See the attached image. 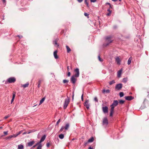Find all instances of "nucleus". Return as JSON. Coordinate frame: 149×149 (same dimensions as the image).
<instances>
[{
  "label": "nucleus",
  "instance_id": "1",
  "mask_svg": "<svg viewBox=\"0 0 149 149\" xmlns=\"http://www.w3.org/2000/svg\"><path fill=\"white\" fill-rule=\"evenodd\" d=\"M118 104V102L117 100H114L112 104L111 105V110L110 116H112L114 112V107L116 106Z\"/></svg>",
  "mask_w": 149,
  "mask_h": 149
},
{
  "label": "nucleus",
  "instance_id": "2",
  "mask_svg": "<svg viewBox=\"0 0 149 149\" xmlns=\"http://www.w3.org/2000/svg\"><path fill=\"white\" fill-rule=\"evenodd\" d=\"M113 40L112 36H109L106 37L105 38V41L107 43L106 44V46L108 45L112 42Z\"/></svg>",
  "mask_w": 149,
  "mask_h": 149
},
{
  "label": "nucleus",
  "instance_id": "3",
  "mask_svg": "<svg viewBox=\"0 0 149 149\" xmlns=\"http://www.w3.org/2000/svg\"><path fill=\"white\" fill-rule=\"evenodd\" d=\"M70 99L68 97L65 100L63 107L64 109H65L67 108L70 102Z\"/></svg>",
  "mask_w": 149,
  "mask_h": 149
},
{
  "label": "nucleus",
  "instance_id": "4",
  "mask_svg": "<svg viewBox=\"0 0 149 149\" xmlns=\"http://www.w3.org/2000/svg\"><path fill=\"white\" fill-rule=\"evenodd\" d=\"M70 126V125L69 123H67L65 126H62L61 128L59 130V132H62L63 130L65 129L66 130H67L68 129Z\"/></svg>",
  "mask_w": 149,
  "mask_h": 149
},
{
  "label": "nucleus",
  "instance_id": "5",
  "mask_svg": "<svg viewBox=\"0 0 149 149\" xmlns=\"http://www.w3.org/2000/svg\"><path fill=\"white\" fill-rule=\"evenodd\" d=\"M15 81L16 79L14 77H12L8 79L7 82H8V83H12L15 82Z\"/></svg>",
  "mask_w": 149,
  "mask_h": 149
},
{
  "label": "nucleus",
  "instance_id": "6",
  "mask_svg": "<svg viewBox=\"0 0 149 149\" xmlns=\"http://www.w3.org/2000/svg\"><path fill=\"white\" fill-rule=\"evenodd\" d=\"M108 120L107 118H104L103 120L102 123L103 125H107L108 124Z\"/></svg>",
  "mask_w": 149,
  "mask_h": 149
},
{
  "label": "nucleus",
  "instance_id": "7",
  "mask_svg": "<svg viewBox=\"0 0 149 149\" xmlns=\"http://www.w3.org/2000/svg\"><path fill=\"white\" fill-rule=\"evenodd\" d=\"M122 87V84H117L115 87V88L117 90L120 89Z\"/></svg>",
  "mask_w": 149,
  "mask_h": 149
},
{
  "label": "nucleus",
  "instance_id": "8",
  "mask_svg": "<svg viewBox=\"0 0 149 149\" xmlns=\"http://www.w3.org/2000/svg\"><path fill=\"white\" fill-rule=\"evenodd\" d=\"M76 77L74 75L72 76L71 78V81L72 83L74 84L77 80L75 78Z\"/></svg>",
  "mask_w": 149,
  "mask_h": 149
},
{
  "label": "nucleus",
  "instance_id": "9",
  "mask_svg": "<svg viewBox=\"0 0 149 149\" xmlns=\"http://www.w3.org/2000/svg\"><path fill=\"white\" fill-rule=\"evenodd\" d=\"M102 109L104 113H106L108 112V108L107 107L105 106L102 108Z\"/></svg>",
  "mask_w": 149,
  "mask_h": 149
},
{
  "label": "nucleus",
  "instance_id": "10",
  "mask_svg": "<svg viewBox=\"0 0 149 149\" xmlns=\"http://www.w3.org/2000/svg\"><path fill=\"white\" fill-rule=\"evenodd\" d=\"M74 71L76 72V74L74 75L77 77H79V69L78 68H76L75 70Z\"/></svg>",
  "mask_w": 149,
  "mask_h": 149
},
{
  "label": "nucleus",
  "instance_id": "11",
  "mask_svg": "<svg viewBox=\"0 0 149 149\" xmlns=\"http://www.w3.org/2000/svg\"><path fill=\"white\" fill-rule=\"evenodd\" d=\"M84 106L86 107L87 109H89V104H88V100H86L84 103Z\"/></svg>",
  "mask_w": 149,
  "mask_h": 149
},
{
  "label": "nucleus",
  "instance_id": "12",
  "mask_svg": "<svg viewBox=\"0 0 149 149\" xmlns=\"http://www.w3.org/2000/svg\"><path fill=\"white\" fill-rule=\"evenodd\" d=\"M115 61H116L117 62V63L118 64L120 65V62H121V60L119 58V57L118 56L117 57L115 58Z\"/></svg>",
  "mask_w": 149,
  "mask_h": 149
},
{
  "label": "nucleus",
  "instance_id": "13",
  "mask_svg": "<svg viewBox=\"0 0 149 149\" xmlns=\"http://www.w3.org/2000/svg\"><path fill=\"white\" fill-rule=\"evenodd\" d=\"M46 137V136L45 135H44L42 136L39 142V143L40 144L41 142L44 141Z\"/></svg>",
  "mask_w": 149,
  "mask_h": 149
},
{
  "label": "nucleus",
  "instance_id": "14",
  "mask_svg": "<svg viewBox=\"0 0 149 149\" xmlns=\"http://www.w3.org/2000/svg\"><path fill=\"white\" fill-rule=\"evenodd\" d=\"M125 99L128 100H132L133 99V97L132 96H125Z\"/></svg>",
  "mask_w": 149,
  "mask_h": 149
},
{
  "label": "nucleus",
  "instance_id": "15",
  "mask_svg": "<svg viewBox=\"0 0 149 149\" xmlns=\"http://www.w3.org/2000/svg\"><path fill=\"white\" fill-rule=\"evenodd\" d=\"M122 70L121 69L118 71L117 72V76L118 77H121V75L122 73Z\"/></svg>",
  "mask_w": 149,
  "mask_h": 149
},
{
  "label": "nucleus",
  "instance_id": "16",
  "mask_svg": "<svg viewBox=\"0 0 149 149\" xmlns=\"http://www.w3.org/2000/svg\"><path fill=\"white\" fill-rule=\"evenodd\" d=\"M102 91L103 93H109L110 92V90L109 89L106 90L105 89H104L102 90Z\"/></svg>",
  "mask_w": 149,
  "mask_h": 149
},
{
  "label": "nucleus",
  "instance_id": "17",
  "mask_svg": "<svg viewBox=\"0 0 149 149\" xmlns=\"http://www.w3.org/2000/svg\"><path fill=\"white\" fill-rule=\"evenodd\" d=\"M57 50L55 51L54 52V58L56 59H57L58 58V56L57 55Z\"/></svg>",
  "mask_w": 149,
  "mask_h": 149
},
{
  "label": "nucleus",
  "instance_id": "18",
  "mask_svg": "<svg viewBox=\"0 0 149 149\" xmlns=\"http://www.w3.org/2000/svg\"><path fill=\"white\" fill-rule=\"evenodd\" d=\"M132 57H130L128 59L127 61V64L128 65H130L131 62V61L132 60Z\"/></svg>",
  "mask_w": 149,
  "mask_h": 149
},
{
  "label": "nucleus",
  "instance_id": "19",
  "mask_svg": "<svg viewBox=\"0 0 149 149\" xmlns=\"http://www.w3.org/2000/svg\"><path fill=\"white\" fill-rule=\"evenodd\" d=\"M34 141H32L29 142L28 143V146H31L33 145L34 144Z\"/></svg>",
  "mask_w": 149,
  "mask_h": 149
},
{
  "label": "nucleus",
  "instance_id": "20",
  "mask_svg": "<svg viewBox=\"0 0 149 149\" xmlns=\"http://www.w3.org/2000/svg\"><path fill=\"white\" fill-rule=\"evenodd\" d=\"M16 137V136L15 134H13V135H11L7 137L8 139H10L12 138H15Z\"/></svg>",
  "mask_w": 149,
  "mask_h": 149
},
{
  "label": "nucleus",
  "instance_id": "21",
  "mask_svg": "<svg viewBox=\"0 0 149 149\" xmlns=\"http://www.w3.org/2000/svg\"><path fill=\"white\" fill-rule=\"evenodd\" d=\"M24 146L22 145H19L18 146V149H23Z\"/></svg>",
  "mask_w": 149,
  "mask_h": 149
},
{
  "label": "nucleus",
  "instance_id": "22",
  "mask_svg": "<svg viewBox=\"0 0 149 149\" xmlns=\"http://www.w3.org/2000/svg\"><path fill=\"white\" fill-rule=\"evenodd\" d=\"M45 99V97H43V98H42V99L40 101L39 105H40L44 101Z\"/></svg>",
  "mask_w": 149,
  "mask_h": 149
},
{
  "label": "nucleus",
  "instance_id": "23",
  "mask_svg": "<svg viewBox=\"0 0 149 149\" xmlns=\"http://www.w3.org/2000/svg\"><path fill=\"white\" fill-rule=\"evenodd\" d=\"M66 48L67 49V52L68 53H69L71 51V49L70 47L67 45L66 46Z\"/></svg>",
  "mask_w": 149,
  "mask_h": 149
},
{
  "label": "nucleus",
  "instance_id": "24",
  "mask_svg": "<svg viewBox=\"0 0 149 149\" xmlns=\"http://www.w3.org/2000/svg\"><path fill=\"white\" fill-rule=\"evenodd\" d=\"M94 140V138L93 137H92L89 139H88V142H92Z\"/></svg>",
  "mask_w": 149,
  "mask_h": 149
},
{
  "label": "nucleus",
  "instance_id": "25",
  "mask_svg": "<svg viewBox=\"0 0 149 149\" xmlns=\"http://www.w3.org/2000/svg\"><path fill=\"white\" fill-rule=\"evenodd\" d=\"M42 80L41 79H39L38 80V88H39L40 87V84L41 83V82L42 81Z\"/></svg>",
  "mask_w": 149,
  "mask_h": 149
},
{
  "label": "nucleus",
  "instance_id": "26",
  "mask_svg": "<svg viewBox=\"0 0 149 149\" xmlns=\"http://www.w3.org/2000/svg\"><path fill=\"white\" fill-rule=\"evenodd\" d=\"M59 137L60 139H62L64 138V135L63 134H61L59 135Z\"/></svg>",
  "mask_w": 149,
  "mask_h": 149
},
{
  "label": "nucleus",
  "instance_id": "27",
  "mask_svg": "<svg viewBox=\"0 0 149 149\" xmlns=\"http://www.w3.org/2000/svg\"><path fill=\"white\" fill-rule=\"evenodd\" d=\"M29 85V83H27L24 84L22 85V86L24 88H25L26 87H27Z\"/></svg>",
  "mask_w": 149,
  "mask_h": 149
},
{
  "label": "nucleus",
  "instance_id": "28",
  "mask_svg": "<svg viewBox=\"0 0 149 149\" xmlns=\"http://www.w3.org/2000/svg\"><path fill=\"white\" fill-rule=\"evenodd\" d=\"M53 43L55 46H57V47H58V45L57 42L56 40L53 41Z\"/></svg>",
  "mask_w": 149,
  "mask_h": 149
},
{
  "label": "nucleus",
  "instance_id": "29",
  "mask_svg": "<svg viewBox=\"0 0 149 149\" xmlns=\"http://www.w3.org/2000/svg\"><path fill=\"white\" fill-rule=\"evenodd\" d=\"M42 146L41 144H40L37 147V149H41Z\"/></svg>",
  "mask_w": 149,
  "mask_h": 149
},
{
  "label": "nucleus",
  "instance_id": "30",
  "mask_svg": "<svg viewBox=\"0 0 149 149\" xmlns=\"http://www.w3.org/2000/svg\"><path fill=\"white\" fill-rule=\"evenodd\" d=\"M115 83V81L114 80H112V81H110L109 82V84L110 85H112L113 84H114Z\"/></svg>",
  "mask_w": 149,
  "mask_h": 149
},
{
  "label": "nucleus",
  "instance_id": "31",
  "mask_svg": "<svg viewBox=\"0 0 149 149\" xmlns=\"http://www.w3.org/2000/svg\"><path fill=\"white\" fill-rule=\"evenodd\" d=\"M120 97H122L124 96V93L123 92H120L119 93Z\"/></svg>",
  "mask_w": 149,
  "mask_h": 149
},
{
  "label": "nucleus",
  "instance_id": "32",
  "mask_svg": "<svg viewBox=\"0 0 149 149\" xmlns=\"http://www.w3.org/2000/svg\"><path fill=\"white\" fill-rule=\"evenodd\" d=\"M88 0H85V3L86 4L87 6L88 7H89V6L88 3L87 1Z\"/></svg>",
  "mask_w": 149,
  "mask_h": 149
},
{
  "label": "nucleus",
  "instance_id": "33",
  "mask_svg": "<svg viewBox=\"0 0 149 149\" xmlns=\"http://www.w3.org/2000/svg\"><path fill=\"white\" fill-rule=\"evenodd\" d=\"M125 101L122 100L119 101V103L121 104H122L124 103Z\"/></svg>",
  "mask_w": 149,
  "mask_h": 149
},
{
  "label": "nucleus",
  "instance_id": "34",
  "mask_svg": "<svg viewBox=\"0 0 149 149\" xmlns=\"http://www.w3.org/2000/svg\"><path fill=\"white\" fill-rule=\"evenodd\" d=\"M127 81V78H124L123 80V81L125 83Z\"/></svg>",
  "mask_w": 149,
  "mask_h": 149
},
{
  "label": "nucleus",
  "instance_id": "35",
  "mask_svg": "<svg viewBox=\"0 0 149 149\" xmlns=\"http://www.w3.org/2000/svg\"><path fill=\"white\" fill-rule=\"evenodd\" d=\"M22 131H20L17 134L15 135V136H16V137L18 135L20 134H21V133H22Z\"/></svg>",
  "mask_w": 149,
  "mask_h": 149
},
{
  "label": "nucleus",
  "instance_id": "36",
  "mask_svg": "<svg viewBox=\"0 0 149 149\" xmlns=\"http://www.w3.org/2000/svg\"><path fill=\"white\" fill-rule=\"evenodd\" d=\"M98 59L99 60L101 61V62H102V61L103 60L102 59H101V58H100V56H98Z\"/></svg>",
  "mask_w": 149,
  "mask_h": 149
},
{
  "label": "nucleus",
  "instance_id": "37",
  "mask_svg": "<svg viewBox=\"0 0 149 149\" xmlns=\"http://www.w3.org/2000/svg\"><path fill=\"white\" fill-rule=\"evenodd\" d=\"M60 120H61L60 119H59L58 120V121H57V123H56V125H58V123L60 122Z\"/></svg>",
  "mask_w": 149,
  "mask_h": 149
},
{
  "label": "nucleus",
  "instance_id": "38",
  "mask_svg": "<svg viewBox=\"0 0 149 149\" xmlns=\"http://www.w3.org/2000/svg\"><path fill=\"white\" fill-rule=\"evenodd\" d=\"M68 82V81L66 80H65V79L64 80H63V83H67Z\"/></svg>",
  "mask_w": 149,
  "mask_h": 149
},
{
  "label": "nucleus",
  "instance_id": "39",
  "mask_svg": "<svg viewBox=\"0 0 149 149\" xmlns=\"http://www.w3.org/2000/svg\"><path fill=\"white\" fill-rule=\"evenodd\" d=\"M94 100L95 101L97 102H98V100L97 98V97H95V98H94Z\"/></svg>",
  "mask_w": 149,
  "mask_h": 149
},
{
  "label": "nucleus",
  "instance_id": "40",
  "mask_svg": "<svg viewBox=\"0 0 149 149\" xmlns=\"http://www.w3.org/2000/svg\"><path fill=\"white\" fill-rule=\"evenodd\" d=\"M39 144H40L39 143V142H38V143H36V144L35 145H34V146H33V148H35V147H36V146L37 145H39Z\"/></svg>",
  "mask_w": 149,
  "mask_h": 149
},
{
  "label": "nucleus",
  "instance_id": "41",
  "mask_svg": "<svg viewBox=\"0 0 149 149\" xmlns=\"http://www.w3.org/2000/svg\"><path fill=\"white\" fill-rule=\"evenodd\" d=\"M15 96V93H13V95L12 99H14Z\"/></svg>",
  "mask_w": 149,
  "mask_h": 149
},
{
  "label": "nucleus",
  "instance_id": "42",
  "mask_svg": "<svg viewBox=\"0 0 149 149\" xmlns=\"http://www.w3.org/2000/svg\"><path fill=\"white\" fill-rule=\"evenodd\" d=\"M8 131L4 132L3 133L5 135H7L8 134Z\"/></svg>",
  "mask_w": 149,
  "mask_h": 149
},
{
  "label": "nucleus",
  "instance_id": "43",
  "mask_svg": "<svg viewBox=\"0 0 149 149\" xmlns=\"http://www.w3.org/2000/svg\"><path fill=\"white\" fill-rule=\"evenodd\" d=\"M84 15L86 16H88L89 15L87 13H84Z\"/></svg>",
  "mask_w": 149,
  "mask_h": 149
},
{
  "label": "nucleus",
  "instance_id": "44",
  "mask_svg": "<svg viewBox=\"0 0 149 149\" xmlns=\"http://www.w3.org/2000/svg\"><path fill=\"white\" fill-rule=\"evenodd\" d=\"M96 1V0H91V2H95Z\"/></svg>",
  "mask_w": 149,
  "mask_h": 149
},
{
  "label": "nucleus",
  "instance_id": "45",
  "mask_svg": "<svg viewBox=\"0 0 149 149\" xmlns=\"http://www.w3.org/2000/svg\"><path fill=\"white\" fill-rule=\"evenodd\" d=\"M46 146H47V147H48L49 146H50V144L49 143H47V145H46Z\"/></svg>",
  "mask_w": 149,
  "mask_h": 149
},
{
  "label": "nucleus",
  "instance_id": "46",
  "mask_svg": "<svg viewBox=\"0 0 149 149\" xmlns=\"http://www.w3.org/2000/svg\"><path fill=\"white\" fill-rule=\"evenodd\" d=\"M70 72H68V76L69 77L70 76Z\"/></svg>",
  "mask_w": 149,
  "mask_h": 149
},
{
  "label": "nucleus",
  "instance_id": "47",
  "mask_svg": "<svg viewBox=\"0 0 149 149\" xmlns=\"http://www.w3.org/2000/svg\"><path fill=\"white\" fill-rule=\"evenodd\" d=\"M81 99L82 101L83 100V94L81 96Z\"/></svg>",
  "mask_w": 149,
  "mask_h": 149
},
{
  "label": "nucleus",
  "instance_id": "48",
  "mask_svg": "<svg viewBox=\"0 0 149 149\" xmlns=\"http://www.w3.org/2000/svg\"><path fill=\"white\" fill-rule=\"evenodd\" d=\"M9 116H5L4 117V118L5 119H6Z\"/></svg>",
  "mask_w": 149,
  "mask_h": 149
},
{
  "label": "nucleus",
  "instance_id": "49",
  "mask_svg": "<svg viewBox=\"0 0 149 149\" xmlns=\"http://www.w3.org/2000/svg\"><path fill=\"white\" fill-rule=\"evenodd\" d=\"M77 1H78L80 3V2H82V1H83V0H77Z\"/></svg>",
  "mask_w": 149,
  "mask_h": 149
},
{
  "label": "nucleus",
  "instance_id": "50",
  "mask_svg": "<svg viewBox=\"0 0 149 149\" xmlns=\"http://www.w3.org/2000/svg\"><path fill=\"white\" fill-rule=\"evenodd\" d=\"M17 36L18 37H19V38H22V36H19V35Z\"/></svg>",
  "mask_w": 149,
  "mask_h": 149
},
{
  "label": "nucleus",
  "instance_id": "51",
  "mask_svg": "<svg viewBox=\"0 0 149 149\" xmlns=\"http://www.w3.org/2000/svg\"><path fill=\"white\" fill-rule=\"evenodd\" d=\"M14 99H12L11 100V103H12L13 102V101H14Z\"/></svg>",
  "mask_w": 149,
  "mask_h": 149
},
{
  "label": "nucleus",
  "instance_id": "52",
  "mask_svg": "<svg viewBox=\"0 0 149 149\" xmlns=\"http://www.w3.org/2000/svg\"><path fill=\"white\" fill-rule=\"evenodd\" d=\"M110 13H110V12L109 13H107V16H109V15H110Z\"/></svg>",
  "mask_w": 149,
  "mask_h": 149
},
{
  "label": "nucleus",
  "instance_id": "53",
  "mask_svg": "<svg viewBox=\"0 0 149 149\" xmlns=\"http://www.w3.org/2000/svg\"><path fill=\"white\" fill-rule=\"evenodd\" d=\"M2 1L4 3H5L6 2V0H2Z\"/></svg>",
  "mask_w": 149,
  "mask_h": 149
},
{
  "label": "nucleus",
  "instance_id": "54",
  "mask_svg": "<svg viewBox=\"0 0 149 149\" xmlns=\"http://www.w3.org/2000/svg\"><path fill=\"white\" fill-rule=\"evenodd\" d=\"M88 149H93V148L91 147H89Z\"/></svg>",
  "mask_w": 149,
  "mask_h": 149
},
{
  "label": "nucleus",
  "instance_id": "55",
  "mask_svg": "<svg viewBox=\"0 0 149 149\" xmlns=\"http://www.w3.org/2000/svg\"><path fill=\"white\" fill-rule=\"evenodd\" d=\"M67 70H68V71H69V67L68 66L67 67Z\"/></svg>",
  "mask_w": 149,
  "mask_h": 149
},
{
  "label": "nucleus",
  "instance_id": "56",
  "mask_svg": "<svg viewBox=\"0 0 149 149\" xmlns=\"http://www.w3.org/2000/svg\"><path fill=\"white\" fill-rule=\"evenodd\" d=\"M27 134V132H24L23 134Z\"/></svg>",
  "mask_w": 149,
  "mask_h": 149
},
{
  "label": "nucleus",
  "instance_id": "57",
  "mask_svg": "<svg viewBox=\"0 0 149 149\" xmlns=\"http://www.w3.org/2000/svg\"><path fill=\"white\" fill-rule=\"evenodd\" d=\"M112 0L113 1H117V0Z\"/></svg>",
  "mask_w": 149,
  "mask_h": 149
},
{
  "label": "nucleus",
  "instance_id": "58",
  "mask_svg": "<svg viewBox=\"0 0 149 149\" xmlns=\"http://www.w3.org/2000/svg\"><path fill=\"white\" fill-rule=\"evenodd\" d=\"M74 95L73 94V96H72V100H73V99H74V98H73V97H74Z\"/></svg>",
  "mask_w": 149,
  "mask_h": 149
},
{
  "label": "nucleus",
  "instance_id": "59",
  "mask_svg": "<svg viewBox=\"0 0 149 149\" xmlns=\"http://www.w3.org/2000/svg\"><path fill=\"white\" fill-rule=\"evenodd\" d=\"M31 133V132H27V134H29Z\"/></svg>",
  "mask_w": 149,
  "mask_h": 149
},
{
  "label": "nucleus",
  "instance_id": "60",
  "mask_svg": "<svg viewBox=\"0 0 149 149\" xmlns=\"http://www.w3.org/2000/svg\"><path fill=\"white\" fill-rule=\"evenodd\" d=\"M107 4H108L109 5H110V6H111V4H110V3H108Z\"/></svg>",
  "mask_w": 149,
  "mask_h": 149
},
{
  "label": "nucleus",
  "instance_id": "61",
  "mask_svg": "<svg viewBox=\"0 0 149 149\" xmlns=\"http://www.w3.org/2000/svg\"><path fill=\"white\" fill-rule=\"evenodd\" d=\"M2 127H0V129H2Z\"/></svg>",
  "mask_w": 149,
  "mask_h": 149
},
{
  "label": "nucleus",
  "instance_id": "62",
  "mask_svg": "<svg viewBox=\"0 0 149 149\" xmlns=\"http://www.w3.org/2000/svg\"><path fill=\"white\" fill-rule=\"evenodd\" d=\"M74 139L73 138V139H72V140H74Z\"/></svg>",
  "mask_w": 149,
  "mask_h": 149
},
{
  "label": "nucleus",
  "instance_id": "63",
  "mask_svg": "<svg viewBox=\"0 0 149 149\" xmlns=\"http://www.w3.org/2000/svg\"><path fill=\"white\" fill-rule=\"evenodd\" d=\"M108 11H109V9H108Z\"/></svg>",
  "mask_w": 149,
  "mask_h": 149
},
{
  "label": "nucleus",
  "instance_id": "64",
  "mask_svg": "<svg viewBox=\"0 0 149 149\" xmlns=\"http://www.w3.org/2000/svg\"><path fill=\"white\" fill-rule=\"evenodd\" d=\"M120 1L121 0H119Z\"/></svg>",
  "mask_w": 149,
  "mask_h": 149
}]
</instances>
